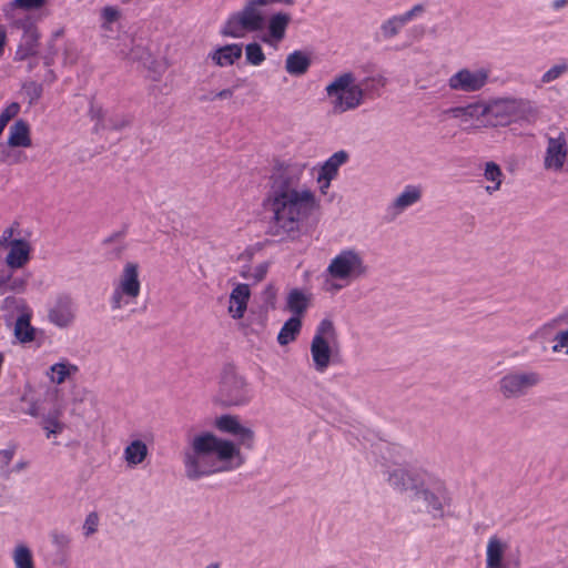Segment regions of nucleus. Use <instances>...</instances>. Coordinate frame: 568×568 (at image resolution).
Segmentation results:
<instances>
[{"mask_svg": "<svg viewBox=\"0 0 568 568\" xmlns=\"http://www.w3.org/2000/svg\"><path fill=\"white\" fill-rule=\"evenodd\" d=\"M499 109H448L446 120H454L463 130L506 125L508 115L496 112Z\"/></svg>", "mask_w": 568, "mask_h": 568, "instance_id": "obj_4", "label": "nucleus"}, {"mask_svg": "<svg viewBox=\"0 0 568 568\" xmlns=\"http://www.w3.org/2000/svg\"><path fill=\"white\" fill-rule=\"evenodd\" d=\"M206 568H219V565L217 564H211Z\"/></svg>", "mask_w": 568, "mask_h": 568, "instance_id": "obj_59", "label": "nucleus"}, {"mask_svg": "<svg viewBox=\"0 0 568 568\" xmlns=\"http://www.w3.org/2000/svg\"><path fill=\"white\" fill-rule=\"evenodd\" d=\"M8 144L11 148H30L32 145L30 126L26 121L18 120L10 126Z\"/></svg>", "mask_w": 568, "mask_h": 568, "instance_id": "obj_22", "label": "nucleus"}, {"mask_svg": "<svg viewBox=\"0 0 568 568\" xmlns=\"http://www.w3.org/2000/svg\"><path fill=\"white\" fill-rule=\"evenodd\" d=\"M214 426L221 433L236 437L239 445L245 446L248 449L253 448L255 434L251 428L243 426L237 416L221 415L215 418Z\"/></svg>", "mask_w": 568, "mask_h": 568, "instance_id": "obj_11", "label": "nucleus"}, {"mask_svg": "<svg viewBox=\"0 0 568 568\" xmlns=\"http://www.w3.org/2000/svg\"><path fill=\"white\" fill-rule=\"evenodd\" d=\"M555 345L552 346V351L556 353L564 352L568 354V328L565 331H560L556 334L554 338Z\"/></svg>", "mask_w": 568, "mask_h": 568, "instance_id": "obj_41", "label": "nucleus"}, {"mask_svg": "<svg viewBox=\"0 0 568 568\" xmlns=\"http://www.w3.org/2000/svg\"><path fill=\"white\" fill-rule=\"evenodd\" d=\"M141 293L140 267L135 262H126L111 296V308L120 310L135 301Z\"/></svg>", "mask_w": 568, "mask_h": 568, "instance_id": "obj_6", "label": "nucleus"}, {"mask_svg": "<svg viewBox=\"0 0 568 568\" xmlns=\"http://www.w3.org/2000/svg\"><path fill=\"white\" fill-rule=\"evenodd\" d=\"M336 342L337 333L333 322L327 318L321 321L311 343V355L317 372L323 373L327 369Z\"/></svg>", "mask_w": 568, "mask_h": 568, "instance_id": "obj_5", "label": "nucleus"}, {"mask_svg": "<svg viewBox=\"0 0 568 568\" xmlns=\"http://www.w3.org/2000/svg\"><path fill=\"white\" fill-rule=\"evenodd\" d=\"M265 272H266L265 267H263V270H260L261 277L265 274Z\"/></svg>", "mask_w": 568, "mask_h": 568, "instance_id": "obj_63", "label": "nucleus"}, {"mask_svg": "<svg viewBox=\"0 0 568 568\" xmlns=\"http://www.w3.org/2000/svg\"><path fill=\"white\" fill-rule=\"evenodd\" d=\"M422 196L420 189L414 185H407L394 202L395 209L403 211L415 204Z\"/></svg>", "mask_w": 568, "mask_h": 568, "instance_id": "obj_33", "label": "nucleus"}, {"mask_svg": "<svg viewBox=\"0 0 568 568\" xmlns=\"http://www.w3.org/2000/svg\"><path fill=\"white\" fill-rule=\"evenodd\" d=\"M539 382L538 373L515 372L505 375L499 382V387L506 398H513L526 394L529 388L536 386Z\"/></svg>", "mask_w": 568, "mask_h": 568, "instance_id": "obj_10", "label": "nucleus"}, {"mask_svg": "<svg viewBox=\"0 0 568 568\" xmlns=\"http://www.w3.org/2000/svg\"><path fill=\"white\" fill-rule=\"evenodd\" d=\"M11 302H13V300H12V298H10V297H7V298L4 300V303H6V304L11 303Z\"/></svg>", "mask_w": 568, "mask_h": 568, "instance_id": "obj_61", "label": "nucleus"}, {"mask_svg": "<svg viewBox=\"0 0 568 568\" xmlns=\"http://www.w3.org/2000/svg\"><path fill=\"white\" fill-rule=\"evenodd\" d=\"M467 106L473 108V106H480V105L478 103H470Z\"/></svg>", "mask_w": 568, "mask_h": 568, "instance_id": "obj_62", "label": "nucleus"}, {"mask_svg": "<svg viewBox=\"0 0 568 568\" xmlns=\"http://www.w3.org/2000/svg\"><path fill=\"white\" fill-rule=\"evenodd\" d=\"M32 245L29 240L19 237L14 240L12 246L8 250L4 263L10 270H20L26 267L31 261Z\"/></svg>", "mask_w": 568, "mask_h": 568, "instance_id": "obj_15", "label": "nucleus"}, {"mask_svg": "<svg viewBox=\"0 0 568 568\" xmlns=\"http://www.w3.org/2000/svg\"><path fill=\"white\" fill-rule=\"evenodd\" d=\"M422 495L424 500L427 503V506L429 509L435 511H442L443 505L437 496H435L433 493H430L427 489L419 488V494Z\"/></svg>", "mask_w": 568, "mask_h": 568, "instance_id": "obj_40", "label": "nucleus"}, {"mask_svg": "<svg viewBox=\"0 0 568 568\" xmlns=\"http://www.w3.org/2000/svg\"><path fill=\"white\" fill-rule=\"evenodd\" d=\"M424 475L425 473H410L404 468H397L388 474L387 480L395 489L414 490L418 495L419 488L424 486Z\"/></svg>", "mask_w": 568, "mask_h": 568, "instance_id": "obj_14", "label": "nucleus"}, {"mask_svg": "<svg viewBox=\"0 0 568 568\" xmlns=\"http://www.w3.org/2000/svg\"><path fill=\"white\" fill-rule=\"evenodd\" d=\"M246 61L253 65H260L265 60L262 47L257 42H252L245 47Z\"/></svg>", "mask_w": 568, "mask_h": 568, "instance_id": "obj_35", "label": "nucleus"}, {"mask_svg": "<svg viewBox=\"0 0 568 568\" xmlns=\"http://www.w3.org/2000/svg\"><path fill=\"white\" fill-rule=\"evenodd\" d=\"M28 466V462H19L16 464V466L13 467V471H21L22 469H24L26 467Z\"/></svg>", "mask_w": 568, "mask_h": 568, "instance_id": "obj_52", "label": "nucleus"}, {"mask_svg": "<svg viewBox=\"0 0 568 568\" xmlns=\"http://www.w3.org/2000/svg\"><path fill=\"white\" fill-rule=\"evenodd\" d=\"M311 63L312 60L307 53L296 50L287 55L285 70L291 75H303L310 69Z\"/></svg>", "mask_w": 568, "mask_h": 568, "instance_id": "obj_24", "label": "nucleus"}, {"mask_svg": "<svg viewBox=\"0 0 568 568\" xmlns=\"http://www.w3.org/2000/svg\"><path fill=\"white\" fill-rule=\"evenodd\" d=\"M325 90L329 98L335 99V106H358L363 103L364 89L353 72L338 74Z\"/></svg>", "mask_w": 568, "mask_h": 568, "instance_id": "obj_7", "label": "nucleus"}, {"mask_svg": "<svg viewBox=\"0 0 568 568\" xmlns=\"http://www.w3.org/2000/svg\"><path fill=\"white\" fill-rule=\"evenodd\" d=\"M49 320L59 327L69 326L74 320V307L71 297L60 296L49 310Z\"/></svg>", "mask_w": 568, "mask_h": 568, "instance_id": "obj_17", "label": "nucleus"}, {"mask_svg": "<svg viewBox=\"0 0 568 568\" xmlns=\"http://www.w3.org/2000/svg\"><path fill=\"white\" fill-rule=\"evenodd\" d=\"M16 568H34L31 550L26 545H18L12 555Z\"/></svg>", "mask_w": 568, "mask_h": 568, "instance_id": "obj_34", "label": "nucleus"}, {"mask_svg": "<svg viewBox=\"0 0 568 568\" xmlns=\"http://www.w3.org/2000/svg\"><path fill=\"white\" fill-rule=\"evenodd\" d=\"M568 155L566 136L560 133L557 138H548L544 156V168L549 171L559 172L562 170Z\"/></svg>", "mask_w": 568, "mask_h": 568, "instance_id": "obj_12", "label": "nucleus"}, {"mask_svg": "<svg viewBox=\"0 0 568 568\" xmlns=\"http://www.w3.org/2000/svg\"><path fill=\"white\" fill-rule=\"evenodd\" d=\"M10 280H11L10 273L4 272V271L0 272V291L8 287Z\"/></svg>", "mask_w": 568, "mask_h": 568, "instance_id": "obj_48", "label": "nucleus"}, {"mask_svg": "<svg viewBox=\"0 0 568 568\" xmlns=\"http://www.w3.org/2000/svg\"><path fill=\"white\" fill-rule=\"evenodd\" d=\"M6 41V34L4 32L0 31V49L3 48Z\"/></svg>", "mask_w": 568, "mask_h": 568, "instance_id": "obj_57", "label": "nucleus"}, {"mask_svg": "<svg viewBox=\"0 0 568 568\" xmlns=\"http://www.w3.org/2000/svg\"><path fill=\"white\" fill-rule=\"evenodd\" d=\"M484 178L490 183L486 186V192L488 194H494L500 190L505 174L497 163L490 161L485 163Z\"/></svg>", "mask_w": 568, "mask_h": 568, "instance_id": "obj_30", "label": "nucleus"}, {"mask_svg": "<svg viewBox=\"0 0 568 568\" xmlns=\"http://www.w3.org/2000/svg\"><path fill=\"white\" fill-rule=\"evenodd\" d=\"M232 94L231 90H222L217 93H214L213 98H224V97H230Z\"/></svg>", "mask_w": 568, "mask_h": 568, "instance_id": "obj_53", "label": "nucleus"}, {"mask_svg": "<svg viewBox=\"0 0 568 568\" xmlns=\"http://www.w3.org/2000/svg\"><path fill=\"white\" fill-rule=\"evenodd\" d=\"M149 454L148 446L140 439L132 440L123 452V458L129 467L142 464Z\"/></svg>", "mask_w": 568, "mask_h": 568, "instance_id": "obj_27", "label": "nucleus"}, {"mask_svg": "<svg viewBox=\"0 0 568 568\" xmlns=\"http://www.w3.org/2000/svg\"><path fill=\"white\" fill-rule=\"evenodd\" d=\"M273 3L293 4L294 0H245L243 8L227 18L221 34L242 38L245 32L260 31L264 26V14L261 9Z\"/></svg>", "mask_w": 568, "mask_h": 568, "instance_id": "obj_3", "label": "nucleus"}, {"mask_svg": "<svg viewBox=\"0 0 568 568\" xmlns=\"http://www.w3.org/2000/svg\"><path fill=\"white\" fill-rule=\"evenodd\" d=\"M16 454V446H11L6 449H0V464L8 466Z\"/></svg>", "mask_w": 568, "mask_h": 568, "instance_id": "obj_44", "label": "nucleus"}, {"mask_svg": "<svg viewBox=\"0 0 568 568\" xmlns=\"http://www.w3.org/2000/svg\"><path fill=\"white\" fill-rule=\"evenodd\" d=\"M348 161V153L346 151H337L332 154L322 165L318 175L335 179L338 174L339 168Z\"/></svg>", "mask_w": 568, "mask_h": 568, "instance_id": "obj_28", "label": "nucleus"}, {"mask_svg": "<svg viewBox=\"0 0 568 568\" xmlns=\"http://www.w3.org/2000/svg\"><path fill=\"white\" fill-rule=\"evenodd\" d=\"M568 70L567 63L562 62L559 64L554 65L550 68L547 72L542 75L544 82H551L559 78L562 73H565Z\"/></svg>", "mask_w": 568, "mask_h": 568, "instance_id": "obj_43", "label": "nucleus"}, {"mask_svg": "<svg viewBox=\"0 0 568 568\" xmlns=\"http://www.w3.org/2000/svg\"><path fill=\"white\" fill-rule=\"evenodd\" d=\"M121 18L122 12L115 6H104L100 10V20H103L105 22H111L114 24L115 22L120 21Z\"/></svg>", "mask_w": 568, "mask_h": 568, "instance_id": "obj_38", "label": "nucleus"}, {"mask_svg": "<svg viewBox=\"0 0 568 568\" xmlns=\"http://www.w3.org/2000/svg\"><path fill=\"white\" fill-rule=\"evenodd\" d=\"M310 306V297L300 288L290 291L286 297V310L292 316H298L301 320Z\"/></svg>", "mask_w": 568, "mask_h": 568, "instance_id": "obj_26", "label": "nucleus"}, {"mask_svg": "<svg viewBox=\"0 0 568 568\" xmlns=\"http://www.w3.org/2000/svg\"><path fill=\"white\" fill-rule=\"evenodd\" d=\"M559 322H564V323L568 324V316H559L554 320V324H557Z\"/></svg>", "mask_w": 568, "mask_h": 568, "instance_id": "obj_56", "label": "nucleus"}, {"mask_svg": "<svg viewBox=\"0 0 568 568\" xmlns=\"http://www.w3.org/2000/svg\"><path fill=\"white\" fill-rule=\"evenodd\" d=\"M488 79V73L484 70L470 71L462 69L449 78V87L453 90L474 92L481 89Z\"/></svg>", "mask_w": 568, "mask_h": 568, "instance_id": "obj_13", "label": "nucleus"}, {"mask_svg": "<svg viewBox=\"0 0 568 568\" xmlns=\"http://www.w3.org/2000/svg\"><path fill=\"white\" fill-rule=\"evenodd\" d=\"M266 298H272L274 300L275 296H276V290L273 285H268L266 288H265V292H264Z\"/></svg>", "mask_w": 568, "mask_h": 568, "instance_id": "obj_51", "label": "nucleus"}, {"mask_svg": "<svg viewBox=\"0 0 568 568\" xmlns=\"http://www.w3.org/2000/svg\"><path fill=\"white\" fill-rule=\"evenodd\" d=\"M192 449L184 457L185 474L192 480L235 470L244 463L239 445L209 432L193 438Z\"/></svg>", "mask_w": 568, "mask_h": 568, "instance_id": "obj_2", "label": "nucleus"}, {"mask_svg": "<svg viewBox=\"0 0 568 568\" xmlns=\"http://www.w3.org/2000/svg\"><path fill=\"white\" fill-rule=\"evenodd\" d=\"M20 93L23 97V102L28 104H33L40 98L42 93V88L40 84L36 82H29L23 84Z\"/></svg>", "mask_w": 568, "mask_h": 568, "instance_id": "obj_36", "label": "nucleus"}, {"mask_svg": "<svg viewBox=\"0 0 568 568\" xmlns=\"http://www.w3.org/2000/svg\"><path fill=\"white\" fill-rule=\"evenodd\" d=\"M99 515L95 511L90 513L83 524V532L87 537L93 535L98 530Z\"/></svg>", "mask_w": 568, "mask_h": 568, "instance_id": "obj_42", "label": "nucleus"}, {"mask_svg": "<svg viewBox=\"0 0 568 568\" xmlns=\"http://www.w3.org/2000/svg\"><path fill=\"white\" fill-rule=\"evenodd\" d=\"M423 4H415L410 10L399 16H393L381 24V33L384 39L396 37L400 29L417 14L424 12Z\"/></svg>", "mask_w": 568, "mask_h": 568, "instance_id": "obj_16", "label": "nucleus"}, {"mask_svg": "<svg viewBox=\"0 0 568 568\" xmlns=\"http://www.w3.org/2000/svg\"><path fill=\"white\" fill-rule=\"evenodd\" d=\"M48 0H13L10 2V9L37 10L43 7Z\"/></svg>", "mask_w": 568, "mask_h": 568, "instance_id": "obj_39", "label": "nucleus"}, {"mask_svg": "<svg viewBox=\"0 0 568 568\" xmlns=\"http://www.w3.org/2000/svg\"><path fill=\"white\" fill-rule=\"evenodd\" d=\"M64 428V425L59 420V414H50L43 419V429L47 430V437L51 435L60 434Z\"/></svg>", "mask_w": 568, "mask_h": 568, "instance_id": "obj_37", "label": "nucleus"}, {"mask_svg": "<svg viewBox=\"0 0 568 568\" xmlns=\"http://www.w3.org/2000/svg\"><path fill=\"white\" fill-rule=\"evenodd\" d=\"M14 240H9L4 235H0V248L9 250L12 246Z\"/></svg>", "mask_w": 568, "mask_h": 568, "instance_id": "obj_50", "label": "nucleus"}, {"mask_svg": "<svg viewBox=\"0 0 568 568\" xmlns=\"http://www.w3.org/2000/svg\"><path fill=\"white\" fill-rule=\"evenodd\" d=\"M507 545L497 536H491L487 542L486 568H507L503 562Z\"/></svg>", "mask_w": 568, "mask_h": 568, "instance_id": "obj_23", "label": "nucleus"}, {"mask_svg": "<svg viewBox=\"0 0 568 568\" xmlns=\"http://www.w3.org/2000/svg\"><path fill=\"white\" fill-rule=\"evenodd\" d=\"M242 57V44H226L211 53L212 60L220 67L232 65Z\"/></svg>", "mask_w": 568, "mask_h": 568, "instance_id": "obj_25", "label": "nucleus"}, {"mask_svg": "<svg viewBox=\"0 0 568 568\" xmlns=\"http://www.w3.org/2000/svg\"><path fill=\"white\" fill-rule=\"evenodd\" d=\"M291 22V16L286 12H277L271 16L268 20V33L276 40L281 41L285 37V31Z\"/></svg>", "mask_w": 568, "mask_h": 568, "instance_id": "obj_31", "label": "nucleus"}, {"mask_svg": "<svg viewBox=\"0 0 568 568\" xmlns=\"http://www.w3.org/2000/svg\"><path fill=\"white\" fill-rule=\"evenodd\" d=\"M32 312L23 310L16 320L13 334L21 344H28L36 338V328L31 325Z\"/></svg>", "mask_w": 568, "mask_h": 568, "instance_id": "obj_21", "label": "nucleus"}, {"mask_svg": "<svg viewBox=\"0 0 568 568\" xmlns=\"http://www.w3.org/2000/svg\"><path fill=\"white\" fill-rule=\"evenodd\" d=\"M79 371L78 366L67 361L53 364L48 373L49 379L54 384H62L68 377L77 374Z\"/></svg>", "mask_w": 568, "mask_h": 568, "instance_id": "obj_32", "label": "nucleus"}, {"mask_svg": "<svg viewBox=\"0 0 568 568\" xmlns=\"http://www.w3.org/2000/svg\"><path fill=\"white\" fill-rule=\"evenodd\" d=\"M302 329V320L298 316L290 317L282 326L277 335V343L282 346L294 342Z\"/></svg>", "mask_w": 568, "mask_h": 568, "instance_id": "obj_29", "label": "nucleus"}, {"mask_svg": "<svg viewBox=\"0 0 568 568\" xmlns=\"http://www.w3.org/2000/svg\"><path fill=\"white\" fill-rule=\"evenodd\" d=\"M305 163L281 162L274 166L263 209L270 214L273 235L292 236L300 233L304 222L318 209L316 193L300 187Z\"/></svg>", "mask_w": 568, "mask_h": 568, "instance_id": "obj_1", "label": "nucleus"}, {"mask_svg": "<svg viewBox=\"0 0 568 568\" xmlns=\"http://www.w3.org/2000/svg\"><path fill=\"white\" fill-rule=\"evenodd\" d=\"M515 102H516L515 100L506 98V99H499L495 103L496 104H513Z\"/></svg>", "mask_w": 568, "mask_h": 568, "instance_id": "obj_54", "label": "nucleus"}, {"mask_svg": "<svg viewBox=\"0 0 568 568\" xmlns=\"http://www.w3.org/2000/svg\"><path fill=\"white\" fill-rule=\"evenodd\" d=\"M251 297V290L248 284L239 283L232 290L229 300V314L234 320H241L247 308V304Z\"/></svg>", "mask_w": 568, "mask_h": 568, "instance_id": "obj_18", "label": "nucleus"}, {"mask_svg": "<svg viewBox=\"0 0 568 568\" xmlns=\"http://www.w3.org/2000/svg\"><path fill=\"white\" fill-rule=\"evenodd\" d=\"M220 398L227 406H241L251 400L252 394L245 378L230 372L222 378Z\"/></svg>", "mask_w": 568, "mask_h": 568, "instance_id": "obj_9", "label": "nucleus"}, {"mask_svg": "<svg viewBox=\"0 0 568 568\" xmlns=\"http://www.w3.org/2000/svg\"><path fill=\"white\" fill-rule=\"evenodd\" d=\"M316 181L318 183L321 193L322 194H326L327 190L331 187V183H332L333 179H328V178H325V176H322V175H317Z\"/></svg>", "mask_w": 568, "mask_h": 568, "instance_id": "obj_47", "label": "nucleus"}, {"mask_svg": "<svg viewBox=\"0 0 568 568\" xmlns=\"http://www.w3.org/2000/svg\"><path fill=\"white\" fill-rule=\"evenodd\" d=\"M100 28H101V31L106 37H110V34L114 32L113 23H111V22H105V21L101 20Z\"/></svg>", "mask_w": 568, "mask_h": 568, "instance_id": "obj_49", "label": "nucleus"}, {"mask_svg": "<svg viewBox=\"0 0 568 568\" xmlns=\"http://www.w3.org/2000/svg\"><path fill=\"white\" fill-rule=\"evenodd\" d=\"M19 223L14 222L10 226L6 227L1 234L9 240H17L14 236L19 235Z\"/></svg>", "mask_w": 568, "mask_h": 568, "instance_id": "obj_46", "label": "nucleus"}, {"mask_svg": "<svg viewBox=\"0 0 568 568\" xmlns=\"http://www.w3.org/2000/svg\"><path fill=\"white\" fill-rule=\"evenodd\" d=\"M567 0H556L554 2V8L555 9H560L561 7H564L566 4Z\"/></svg>", "mask_w": 568, "mask_h": 568, "instance_id": "obj_55", "label": "nucleus"}, {"mask_svg": "<svg viewBox=\"0 0 568 568\" xmlns=\"http://www.w3.org/2000/svg\"><path fill=\"white\" fill-rule=\"evenodd\" d=\"M24 285H26V282L23 280H19V278H11L9 281V285L7 288H3L2 291H0V293H4V292H8V291H21L24 288Z\"/></svg>", "mask_w": 568, "mask_h": 568, "instance_id": "obj_45", "label": "nucleus"}, {"mask_svg": "<svg viewBox=\"0 0 568 568\" xmlns=\"http://www.w3.org/2000/svg\"><path fill=\"white\" fill-rule=\"evenodd\" d=\"M28 38H32L33 40H37V37L34 36V33H33V32H32V33H30V34H28Z\"/></svg>", "mask_w": 568, "mask_h": 568, "instance_id": "obj_60", "label": "nucleus"}, {"mask_svg": "<svg viewBox=\"0 0 568 568\" xmlns=\"http://www.w3.org/2000/svg\"><path fill=\"white\" fill-rule=\"evenodd\" d=\"M118 55L129 62H141L146 64L151 59V53L142 43H138L134 37H128V43L124 42L118 50Z\"/></svg>", "mask_w": 568, "mask_h": 568, "instance_id": "obj_19", "label": "nucleus"}, {"mask_svg": "<svg viewBox=\"0 0 568 568\" xmlns=\"http://www.w3.org/2000/svg\"><path fill=\"white\" fill-rule=\"evenodd\" d=\"M327 274L335 280L361 277L366 274L367 266L362 255L355 250L341 251L328 264Z\"/></svg>", "mask_w": 568, "mask_h": 568, "instance_id": "obj_8", "label": "nucleus"}, {"mask_svg": "<svg viewBox=\"0 0 568 568\" xmlns=\"http://www.w3.org/2000/svg\"><path fill=\"white\" fill-rule=\"evenodd\" d=\"M111 109H91V119L95 120V130H120L128 125L129 120L110 112Z\"/></svg>", "mask_w": 568, "mask_h": 568, "instance_id": "obj_20", "label": "nucleus"}, {"mask_svg": "<svg viewBox=\"0 0 568 568\" xmlns=\"http://www.w3.org/2000/svg\"><path fill=\"white\" fill-rule=\"evenodd\" d=\"M8 106H12V108H16V106H20L18 102H12L10 103Z\"/></svg>", "mask_w": 568, "mask_h": 568, "instance_id": "obj_58", "label": "nucleus"}]
</instances>
